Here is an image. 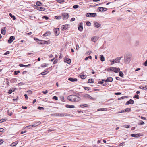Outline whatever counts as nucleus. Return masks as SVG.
Wrapping results in <instances>:
<instances>
[{
	"label": "nucleus",
	"mask_w": 147,
	"mask_h": 147,
	"mask_svg": "<svg viewBox=\"0 0 147 147\" xmlns=\"http://www.w3.org/2000/svg\"><path fill=\"white\" fill-rule=\"evenodd\" d=\"M19 66L20 67H25V65L22 64H20Z\"/></svg>",
	"instance_id": "obj_62"
},
{
	"label": "nucleus",
	"mask_w": 147,
	"mask_h": 147,
	"mask_svg": "<svg viewBox=\"0 0 147 147\" xmlns=\"http://www.w3.org/2000/svg\"><path fill=\"white\" fill-rule=\"evenodd\" d=\"M107 108H100V109H98L97 111H107Z\"/></svg>",
	"instance_id": "obj_28"
},
{
	"label": "nucleus",
	"mask_w": 147,
	"mask_h": 147,
	"mask_svg": "<svg viewBox=\"0 0 147 147\" xmlns=\"http://www.w3.org/2000/svg\"><path fill=\"white\" fill-rule=\"evenodd\" d=\"M139 88L142 89H147V86H141Z\"/></svg>",
	"instance_id": "obj_26"
},
{
	"label": "nucleus",
	"mask_w": 147,
	"mask_h": 147,
	"mask_svg": "<svg viewBox=\"0 0 147 147\" xmlns=\"http://www.w3.org/2000/svg\"><path fill=\"white\" fill-rule=\"evenodd\" d=\"M124 127H125L126 128H128L130 127V126L129 125H124Z\"/></svg>",
	"instance_id": "obj_54"
},
{
	"label": "nucleus",
	"mask_w": 147,
	"mask_h": 147,
	"mask_svg": "<svg viewBox=\"0 0 147 147\" xmlns=\"http://www.w3.org/2000/svg\"><path fill=\"white\" fill-rule=\"evenodd\" d=\"M20 73V71H14V75H17L18 73Z\"/></svg>",
	"instance_id": "obj_47"
},
{
	"label": "nucleus",
	"mask_w": 147,
	"mask_h": 147,
	"mask_svg": "<svg viewBox=\"0 0 147 147\" xmlns=\"http://www.w3.org/2000/svg\"><path fill=\"white\" fill-rule=\"evenodd\" d=\"M65 107L67 108H73L75 107V106L74 105H69L68 104H67L65 105Z\"/></svg>",
	"instance_id": "obj_22"
},
{
	"label": "nucleus",
	"mask_w": 147,
	"mask_h": 147,
	"mask_svg": "<svg viewBox=\"0 0 147 147\" xmlns=\"http://www.w3.org/2000/svg\"><path fill=\"white\" fill-rule=\"evenodd\" d=\"M144 65L145 66H147V59L146 61L144 63Z\"/></svg>",
	"instance_id": "obj_60"
},
{
	"label": "nucleus",
	"mask_w": 147,
	"mask_h": 147,
	"mask_svg": "<svg viewBox=\"0 0 147 147\" xmlns=\"http://www.w3.org/2000/svg\"><path fill=\"white\" fill-rule=\"evenodd\" d=\"M141 122L139 124L140 125H143L144 124V123L142 121H141Z\"/></svg>",
	"instance_id": "obj_59"
},
{
	"label": "nucleus",
	"mask_w": 147,
	"mask_h": 147,
	"mask_svg": "<svg viewBox=\"0 0 147 147\" xmlns=\"http://www.w3.org/2000/svg\"><path fill=\"white\" fill-rule=\"evenodd\" d=\"M86 25L88 26H91V24L90 23V22L89 21H88L87 22H86Z\"/></svg>",
	"instance_id": "obj_48"
},
{
	"label": "nucleus",
	"mask_w": 147,
	"mask_h": 147,
	"mask_svg": "<svg viewBox=\"0 0 147 147\" xmlns=\"http://www.w3.org/2000/svg\"><path fill=\"white\" fill-rule=\"evenodd\" d=\"M38 109L39 110H44V108L43 107H38Z\"/></svg>",
	"instance_id": "obj_53"
},
{
	"label": "nucleus",
	"mask_w": 147,
	"mask_h": 147,
	"mask_svg": "<svg viewBox=\"0 0 147 147\" xmlns=\"http://www.w3.org/2000/svg\"><path fill=\"white\" fill-rule=\"evenodd\" d=\"M18 143V141H15V142L12 143L11 145V146L12 147H14Z\"/></svg>",
	"instance_id": "obj_24"
},
{
	"label": "nucleus",
	"mask_w": 147,
	"mask_h": 147,
	"mask_svg": "<svg viewBox=\"0 0 147 147\" xmlns=\"http://www.w3.org/2000/svg\"><path fill=\"white\" fill-rule=\"evenodd\" d=\"M43 18H44L46 20H48L49 19V18L47 16H44L42 17Z\"/></svg>",
	"instance_id": "obj_45"
},
{
	"label": "nucleus",
	"mask_w": 147,
	"mask_h": 147,
	"mask_svg": "<svg viewBox=\"0 0 147 147\" xmlns=\"http://www.w3.org/2000/svg\"><path fill=\"white\" fill-rule=\"evenodd\" d=\"M94 82V80L92 79H89L88 80V83H93Z\"/></svg>",
	"instance_id": "obj_33"
},
{
	"label": "nucleus",
	"mask_w": 147,
	"mask_h": 147,
	"mask_svg": "<svg viewBox=\"0 0 147 147\" xmlns=\"http://www.w3.org/2000/svg\"><path fill=\"white\" fill-rule=\"evenodd\" d=\"M88 106V104H83L80 105V107L81 108H84L85 107H87Z\"/></svg>",
	"instance_id": "obj_27"
},
{
	"label": "nucleus",
	"mask_w": 147,
	"mask_h": 147,
	"mask_svg": "<svg viewBox=\"0 0 147 147\" xmlns=\"http://www.w3.org/2000/svg\"><path fill=\"white\" fill-rule=\"evenodd\" d=\"M130 57L128 54H126L125 56L124 61L126 63H129L130 61Z\"/></svg>",
	"instance_id": "obj_4"
},
{
	"label": "nucleus",
	"mask_w": 147,
	"mask_h": 147,
	"mask_svg": "<svg viewBox=\"0 0 147 147\" xmlns=\"http://www.w3.org/2000/svg\"><path fill=\"white\" fill-rule=\"evenodd\" d=\"M28 93L30 94H32V92L31 90H28L27 91Z\"/></svg>",
	"instance_id": "obj_56"
},
{
	"label": "nucleus",
	"mask_w": 147,
	"mask_h": 147,
	"mask_svg": "<svg viewBox=\"0 0 147 147\" xmlns=\"http://www.w3.org/2000/svg\"><path fill=\"white\" fill-rule=\"evenodd\" d=\"M64 61L67 63L68 64L70 63L71 62L70 59L66 58V57L64 58Z\"/></svg>",
	"instance_id": "obj_16"
},
{
	"label": "nucleus",
	"mask_w": 147,
	"mask_h": 147,
	"mask_svg": "<svg viewBox=\"0 0 147 147\" xmlns=\"http://www.w3.org/2000/svg\"><path fill=\"white\" fill-rule=\"evenodd\" d=\"M99 38V37L98 36H95L92 37L91 38V40L94 42H96Z\"/></svg>",
	"instance_id": "obj_9"
},
{
	"label": "nucleus",
	"mask_w": 147,
	"mask_h": 147,
	"mask_svg": "<svg viewBox=\"0 0 147 147\" xmlns=\"http://www.w3.org/2000/svg\"><path fill=\"white\" fill-rule=\"evenodd\" d=\"M36 4L38 6H40L41 5L42 3L40 1H38L36 2Z\"/></svg>",
	"instance_id": "obj_34"
},
{
	"label": "nucleus",
	"mask_w": 147,
	"mask_h": 147,
	"mask_svg": "<svg viewBox=\"0 0 147 147\" xmlns=\"http://www.w3.org/2000/svg\"><path fill=\"white\" fill-rule=\"evenodd\" d=\"M13 92V90L11 89H10L9 90L8 93L9 94H11Z\"/></svg>",
	"instance_id": "obj_51"
},
{
	"label": "nucleus",
	"mask_w": 147,
	"mask_h": 147,
	"mask_svg": "<svg viewBox=\"0 0 147 147\" xmlns=\"http://www.w3.org/2000/svg\"><path fill=\"white\" fill-rule=\"evenodd\" d=\"M69 114L65 113H52L51 114V116H59V117H65L69 116Z\"/></svg>",
	"instance_id": "obj_2"
},
{
	"label": "nucleus",
	"mask_w": 147,
	"mask_h": 147,
	"mask_svg": "<svg viewBox=\"0 0 147 147\" xmlns=\"http://www.w3.org/2000/svg\"><path fill=\"white\" fill-rule=\"evenodd\" d=\"M100 60L102 61L103 62L104 61H105V58L103 55H101L100 56Z\"/></svg>",
	"instance_id": "obj_32"
},
{
	"label": "nucleus",
	"mask_w": 147,
	"mask_h": 147,
	"mask_svg": "<svg viewBox=\"0 0 147 147\" xmlns=\"http://www.w3.org/2000/svg\"><path fill=\"white\" fill-rule=\"evenodd\" d=\"M34 125H30L29 126H27L25 128L26 129H30V128L32 127H33Z\"/></svg>",
	"instance_id": "obj_31"
},
{
	"label": "nucleus",
	"mask_w": 147,
	"mask_h": 147,
	"mask_svg": "<svg viewBox=\"0 0 147 147\" xmlns=\"http://www.w3.org/2000/svg\"><path fill=\"white\" fill-rule=\"evenodd\" d=\"M68 80L71 82H75L77 81V78H68Z\"/></svg>",
	"instance_id": "obj_23"
},
{
	"label": "nucleus",
	"mask_w": 147,
	"mask_h": 147,
	"mask_svg": "<svg viewBox=\"0 0 147 147\" xmlns=\"http://www.w3.org/2000/svg\"><path fill=\"white\" fill-rule=\"evenodd\" d=\"M88 59H92V57L90 55L89 56H88L85 58V60H86V61L87 60H88Z\"/></svg>",
	"instance_id": "obj_40"
},
{
	"label": "nucleus",
	"mask_w": 147,
	"mask_h": 147,
	"mask_svg": "<svg viewBox=\"0 0 147 147\" xmlns=\"http://www.w3.org/2000/svg\"><path fill=\"white\" fill-rule=\"evenodd\" d=\"M84 88L85 90H90V88L88 87H84Z\"/></svg>",
	"instance_id": "obj_42"
},
{
	"label": "nucleus",
	"mask_w": 147,
	"mask_h": 147,
	"mask_svg": "<svg viewBox=\"0 0 147 147\" xmlns=\"http://www.w3.org/2000/svg\"><path fill=\"white\" fill-rule=\"evenodd\" d=\"M140 136V134H131V136L132 137L138 138Z\"/></svg>",
	"instance_id": "obj_21"
},
{
	"label": "nucleus",
	"mask_w": 147,
	"mask_h": 147,
	"mask_svg": "<svg viewBox=\"0 0 147 147\" xmlns=\"http://www.w3.org/2000/svg\"><path fill=\"white\" fill-rule=\"evenodd\" d=\"M107 8L100 7L98 8V10L100 12L105 11H107Z\"/></svg>",
	"instance_id": "obj_11"
},
{
	"label": "nucleus",
	"mask_w": 147,
	"mask_h": 147,
	"mask_svg": "<svg viewBox=\"0 0 147 147\" xmlns=\"http://www.w3.org/2000/svg\"><path fill=\"white\" fill-rule=\"evenodd\" d=\"M34 40L36 41H41L40 40H39V39H38L37 38H35V37L34 38Z\"/></svg>",
	"instance_id": "obj_61"
},
{
	"label": "nucleus",
	"mask_w": 147,
	"mask_h": 147,
	"mask_svg": "<svg viewBox=\"0 0 147 147\" xmlns=\"http://www.w3.org/2000/svg\"><path fill=\"white\" fill-rule=\"evenodd\" d=\"M15 37L14 36H11L9 39L8 40V42L9 43H11L14 40Z\"/></svg>",
	"instance_id": "obj_13"
},
{
	"label": "nucleus",
	"mask_w": 147,
	"mask_h": 147,
	"mask_svg": "<svg viewBox=\"0 0 147 147\" xmlns=\"http://www.w3.org/2000/svg\"><path fill=\"white\" fill-rule=\"evenodd\" d=\"M68 100L72 102H78L80 101L81 99V98L76 95H71L68 96L67 97Z\"/></svg>",
	"instance_id": "obj_1"
},
{
	"label": "nucleus",
	"mask_w": 147,
	"mask_h": 147,
	"mask_svg": "<svg viewBox=\"0 0 147 147\" xmlns=\"http://www.w3.org/2000/svg\"><path fill=\"white\" fill-rule=\"evenodd\" d=\"M49 72V71L48 70L46 71H45L41 73V74L42 75H45L47 74Z\"/></svg>",
	"instance_id": "obj_30"
},
{
	"label": "nucleus",
	"mask_w": 147,
	"mask_h": 147,
	"mask_svg": "<svg viewBox=\"0 0 147 147\" xmlns=\"http://www.w3.org/2000/svg\"><path fill=\"white\" fill-rule=\"evenodd\" d=\"M63 19L64 20H65L68 18L69 17L68 14L66 13H63L62 14Z\"/></svg>",
	"instance_id": "obj_5"
},
{
	"label": "nucleus",
	"mask_w": 147,
	"mask_h": 147,
	"mask_svg": "<svg viewBox=\"0 0 147 147\" xmlns=\"http://www.w3.org/2000/svg\"><path fill=\"white\" fill-rule=\"evenodd\" d=\"M84 97L87 99L90 100H94V98L88 94H85L84 96Z\"/></svg>",
	"instance_id": "obj_10"
},
{
	"label": "nucleus",
	"mask_w": 147,
	"mask_h": 147,
	"mask_svg": "<svg viewBox=\"0 0 147 147\" xmlns=\"http://www.w3.org/2000/svg\"><path fill=\"white\" fill-rule=\"evenodd\" d=\"M5 120H6L5 119H1V120H0V123H2V122H4Z\"/></svg>",
	"instance_id": "obj_49"
},
{
	"label": "nucleus",
	"mask_w": 147,
	"mask_h": 147,
	"mask_svg": "<svg viewBox=\"0 0 147 147\" xmlns=\"http://www.w3.org/2000/svg\"><path fill=\"white\" fill-rule=\"evenodd\" d=\"M5 27H3L1 30V34L3 35H5Z\"/></svg>",
	"instance_id": "obj_19"
},
{
	"label": "nucleus",
	"mask_w": 147,
	"mask_h": 147,
	"mask_svg": "<svg viewBox=\"0 0 147 147\" xmlns=\"http://www.w3.org/2000/svg\"><path fill=\"white\" fill-rule=\"evenodd\" d=\"M51 34V32L50 31L49 32H45V33H44L43 36H47L49 35H50Z\"/></svg>",
	"instance_id": "obj_25"
},
{
	"label": "nucleus",
	"mask_w": 147,
	"mask_h": 147,
	"mask_svg": "<svg viewBox=\"0 0 147 147\" xmlns=\"http://www.w3.org/2000/svg\"><path fill=\"white\" fill-rule=\"evenodd\" d=\"M131 110V109L130 108H127L125 109V112H129Z\"/></svg>",
	"instance_id": "obj_36"
},
{
	"label": "nucleus",
	"mask_w": 147,
	"mask_h": 147,
	"mask_svg": "<svg viewBox=\"0 0 147 147\" xmlns=\"http://www.w3.org/2000/svg\"><path fill=\"white\" fill-rule=\"evenodd\" d=\"M61 16H55V18L56 19H60L61 18Z\"/></svg>",
	"instance_id": "obj_44"
},
{
	"label": "nucleus",
	"mask_w": 147,
	"mask_h": 147,
	"mask_svg": "<svg viewBox=\"0 0 147 147\" xmlns=\"http://www.w3.org/2000/svg\"><path fill=\"white\" fill-rule=\"evenodd\" d=\"M36 8L38 10L42 11H44L46 9L44 7H41L38 6H36Z\"/></svg>",
	"instance_id": "obj_15"
},
{
	"label": "nucleus",
	"mask_w": 147,
	"mask_h": 147,
	"mask_svg": "<svg viewBox=\"0 0 147 147\" xmlns=\"http://www.w3.org/2000/svg\"><path fill=\"white\" fill-rule=\"evenodd\" d=\"M81 78L82 79H85L86 77V75H82L80 76Z\"/></svg>",
	"instance_id": "obj_38"
},
{
	"label": "nucleus",
	"mask_w": 147,
	"mask_h": 147,
	"mask_svg": "<svg viewBox=\"0 0 147 147\" xmlns=\"http://www.w3.org/2000/svg\"><path fill=\"white\" fill-rule=\"evenodd\" d=\"M97 15V14L96 13H87L86 16L87 17H96Z\"/></svg>",
	"instance_id": "obj_6"
},
{
	"label": "nucleus",
	"mask_w": 147,
	"mask_h": 147,
	"mask_svg": "<svg viewBox=\"0 0 147 147\" xmlns=\"http://www.w3.org/2000/svg\"><path fill=\"white\" fill-rule=\"evenodd\" d=\"M17 81V79L16 78H13L11 80L10 82L11 83H14Z\"/></svg>",
	"instance_id": "obj_29"
},
{
	"label": "nucleus",
	"mask_w": 147,
	"mask_h": 147,
	"mask_svg": "<svg viewBox=\"0 0 147 147\" xmlns=\"http://www.w3.org/2000/svg\"><path fill=\"white\" fill-rule=\"evenodd\" d=\"M83 23L82 22L80 23L78 25V30L80 31H82L83 29V27L82 26Z\"/></svg>",
	"instance_id": "obj_12"
},
{
	"label": "nucleus",
	"mask_w": 147,
	"mask_h": 147,
	"mask_svg": "<svg viewBox=\"0 0 147 147\" xmlns=\"http://www.w3.org/2000/svg\"><path fill=\"white\" fill-rule=\"evenodd\" d=\"M119 75L121 77H123V74L122 71H120L119 72Z\"/></svg>",
	"instance_id": "obj_37"
},
{
	"label": "nucleus",
	"mask_w": 147,
	"mask_h": 147,
	"mask_svg": "<svg viewBox=\"0 0 147 147\" xmlns=\"http://www.w3.org/2000/svg\"><path fill=\"white\" fill-rule=\"evenodd\" d=\"M54 31L55 32V34L56 36H58L59 35L60 32L59 29L58 28H56L54 29Z\"/></svg>",
	"instance_id": "obj_8"
},
{
	"label": "nucleus",
	"mask_w": 147,
	"mask_h": 147,
	"mask_svg": "<svg viewBox=\"0 0 147 147\" xmlns=\"http://www.w3.org/2000/svg\"><path fill=\"white\" fill-rule=\"evenodd\" d=\"M24 84V83L23 82H22L18 83V85L19 86H22V85H23Z\"/></svg>",
	"instance_id": "obj_41"
},
{
	"label": "nucleus",
	"mask_w": 147,
	"mask_h": 147,
	"mask_svg": "<svg viewBox=\"0 0 147 147\" xmlns=\"http://www.w3.org/2000/svg\"><path fill=\"white\" fill-rule=\"evenodd\" d=\"M42 93L44 94H45L48 93V91L47 90H46L45 91H42Z\"/></svg>",
	"instance_id": "obj_64"
},
{
	"label": "nucleus",
	"mask_w": 147,
	"mask_h": 147,
	"mask_svg": "<svg viewBox=\"0 0 147 147\" xmlns=\"http://www.w3.org/2000/svg\"><path fill=\"white\" fill-rule=\"evenodd\" d=\"M4 131V129L2 128H0V132H3Z\"/></svg>",
	"instance_id": "obj_58"
},
{
	"label": "nucleus",
	"mask_w": 147,
	"mask_h": 147,
	"mask_svg": "<svg viewBox=\"0 0 147 147\" xmlns=\"http://www.w3.org/2000/svg\"><path fill=\"white\" fill-rule=\"evenodd\" d=\"M48 64H46V63H44L41 65V67H47V65H48Z\"/></svg>",
	"instance_id": "obj_39"
},
{
	"label": "nucleus",
	"mask_w": 147,
	"mask_h": 147,
	"mask_svg": "<svg viewBox=\"0 0 147 147\" xmlns=\"http://www.w3.org/2000/svg\"><path fill=\"white\" fill-rule=\"evenodd\" d=\"M78 5H75L73 6V8L74 9H77L78 7Z\"/></svg>",
	"instance_id": "obj_50"
},
{
	"label": "nucleus",
	"mask_w": 147,
	"mask_h": 147,
	"mask_svg": "<svg viewBox=\"0 0 147 147\" xmlns=\"http://www.w3.org/2000/svg\"><path fill=\"white\" fill-rule=\"evenodd\" d=\"M139 95L138 94H136L133 97L134 98H136L137 99H139Z\"/></svg>",
	"instance_id": "obj_43"
},
{
	"label": "nucleus",
	"mask_w": 147,
	"mask_h": 147,
	"mask_svg": "<svg viewBox=\"0 0 147 147\" xmlns=\"http://www.w3.org/2000/svg\"><path fill=\"white\" fill-rule=\"evenodd\" d=\"M69 24H66L63 25L62 26V30L63 31H64L66 29L69 28Z\"/></svg>",
	"instance_id": "obj_14"
},
{
	"label": "nucleus",
	"mask_w": 147,
	"mask_h": 147,
	"mask_svg": "<svg viewBox=\"0 0 147 147\" xmlns=\"http://www.w3.org/2000/svg\"><path fill=\"white\" fill-rule=\"evenodd\" d=\"M50 41H49V40H48V41H45V43H42V44H49L50 43Z\"/></svg>",
	"instance_id": "obj_46"
},
{
	"label": "nucleus",
	"mask_w": 147,
	"mask_h": 147,
	"mask_svg": "<svg viewBox=\"0 0 147 147\" xmlns=\"http://www.w3.org/2000/svg\"><path fill=\"white\" fill-rule=\"evenodd\" d=\"M94 25L95 27L97 28H99L101 26V24L97 22H94Z\"/></svg>",
	"instance_id": "obj_20"
},
{
	"label": "nucleus",
	"mask_w": 147,
	"mask_h": 147,
	"mask_svg": "<svg viewBox=\"0 0 147 147\" xmlns=\"http://www.w3.org/2000/svg\"><path fill=\"white\" fill-rule=\"evenodd\" d=\"M10 53V52L9 51H6L4 54V55H7V54H9Z\"/></svg>",
	"instance_id": "obj_57"
},
{
	"label": "nucleus",
	"mask_w": 147,
	"mask_h": 147,
	"mask_svg": "<svg viewBox=\"0 0 147 147\" xmlns=\"http://www.w3.org/2000/svg\"><path fill=\"white\" fill-rule=\"evenodd\" d=\"M9 15L11 18L13 19V20H14L16 19V18L15 16L14 15H12L11 13H10L9 14Z\"/></svg>",
	"instance_id": "obj_35"
},
{
	"label": "nucleus",
	"mask_w": 147,
	"mask_h": 147,
	"mask_svg": "<svg viewBox=\"0 0 147 147\" xmlns=\"http://www.w3.org/2000/svg\"><path fill=\"white\" fill-rule=\"evenodd\" d=\"M3 142V140H0V145H1Z\"/></svg>",
	"instance_id": "obj_63"
},
{
	"label": "nucleus",
	"mask_w": 147,
	"mask_h": 147,
	"mask_svg": "<svg viewBox=\"0 0 147 147\" xmlns=\"http://www.w3.org/2000/svg\"><path fill=\"white\" fill-rule=\"evenodd\" d=\"M134 103V101L131 99L127 101L125 103V105H127L129 104H133Z\"/></svg>",
	"instance_id": "obj_18"
},
{
	"label": "nucleus",
	"mask_w": 147,
	"mask_h": 147,
	"mask_svg": "<svg viewBox=\"0 0 147 147\" xmlns=\"http://www.w3.org/2000/svg\"><path fill=\"white\" fill-rule=\"evenodd\" d=\"M122 58V57H117L113 59V60L115 63H119L120 62V61Z\"/></svg>",
	"instance_id": "obj_7"
},
{
	"label": "nucleus",
	"mask_w": 147,
	"mask_h": 147,
	"mask_svg": "<svg viewBox=\"0 0 147 147\" xmlns=\"http://www.w3.org/2000/svg\"><path fill=\"white\" fill-rule=\"evenodd\" d=\"M120 70V69L119 68L114 67H110L109 68L107 69V71H113L115 73H117Z\"/></svg>",
	"instance_id": "obj_3"
},
{
	"label": "nucleus",
	"mask_w": 147,
	"mask_h": 147,
	"mask_svg": "<svg viewBox=\"0 0 147 147\" xmlns=\"http://www.w3.org/2000/svg\"><path fill=\"white\" fill-rule=\"evenodd\" d=\"M113 80V79L112 77H107V79L106 80H105V82H112Z\"/></svg>",
	"instance_id": "obj_17"
},
{
	"label": "nucleus",
	"mask_w": 147,
	"mask_h": 147,
	"mask_svg": "<svg viewBox=\"0 0 147 147\" xmlns=\"http://www.w3.org/2000/svg\"><path fill=\"white\" fill-rule=\"evenodd\" d=\"M53 99H55V100H58V98L56 96H54L53 98Z\"/></svg>",
	"instance_id": "obj_55"
},
{
	"label": "nucleus",
	"mask_w": 147,
	"mask_h": 147,
	"mask_svg": "<svg viewBox=\"0 0 147 147\" xmlns=\"http://www.w3.org/2000/svg\"><path fill=\"white\" fill-rule=\"evenodd\" d=\"M110 61L111 62V65H112L115 63L114 62V61L113 60H110Z\"/></svg>",
	"instance_id": "obj_52"
}]
</instances>
